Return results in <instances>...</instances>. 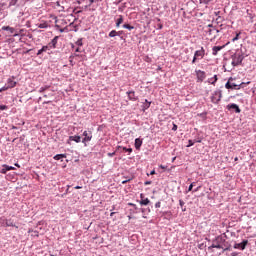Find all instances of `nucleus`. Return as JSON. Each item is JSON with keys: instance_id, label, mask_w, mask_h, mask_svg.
<instances>
[{"instance_id": "obj_5", "label": "nucleus", "mask_w": 256, "mask_h": 256, "mask_svg": "<svg viewBox=\"0 0 256 256\" xmlns=\"http://www.w3.org/2000/svg\"><path fill=\"white\" fill-rule=\"evenodd\" d=\"M195 73L197 77V83H203V81H205V78L207 77V75L205 74V71L196 70Z\"/></svg>"}, {"instance_id": "obj_60", "label": "nucleus", "mask_w": 256, "mask_h": 256, "mask_svg": "<svg viewBox=\"0 0 256 256\" xmlns=\"http://www.w3.org/2000/svg\"><path fill=\"white\" fill-rule=\"evenodd\" d=\"M151 175H155V170H153V171L151 172Z\"/></svg>"}, {"instance_id": "obj_50", "label": "nucleus", "mask_w": 256, "mask_h": 256, "mask_svg": "<svg viewBox=\"0 0 256 256\" xmlns=\"http://www.w3.org/2000/svg\"><path fill=\"white\" fill-rule=\"evenodd\" d=\"M75 53H81V48H76Z\"/></svg>"}, {"instance_id": "obj_32", "label": "nucleus", "mask_w": 256, "mask_h": 256, "mask_svg": "<svg viewBox=\"0 0 256 256\" xmlns=\"http://www.w3.org/2000/svg\"><path fill=\"white\" fill-rule=\"evenodd\" d=\"M9 109V106L7 105H0V111H7Z\"/></svg>"}, {"instance_id": "obj_40", "label": "nucleus", "mask_w": 256, "mask_h": 256, "mask_svg": "<svg viewBox=\"0 0 256 256\" xmlns=\"http://www.w3.org/2000/svg\"><path fill=\"white\" fill-rule=\"evenodd\" d=\"M237 87H239V85L235 83H231V89H238Z\"/></svg>"}, {"instance_id": "obj_55", "label": "nucleus", "mask_w": 256, "mask_h": 256, "mask_svg": "<svg viewBox=\"0 0 256 256\" xmlns=\"http://www.w3.org/2000/svg\"><path fill=\"white\" fill-rule=\"evenodd\" d=\"M108 155H109V157H113L115 155V153H109Z\"/></svg>"}, {"instance_id": "obj_33", "label": "nucleus", "mask_w": 256, "mask_h": 256, "mask_svg": "<svg viewBox=\"0 0 256 256\" xmlns=\"http://www.w3.org/2000/svg\"><path fill=\"white\" fill-rule=\"evenodd\" d=\"M47 89H49V86L41 87L39 93H44V91H47Z\"/></svg>"}, {"instance_id": "obj_31", "label": "nucleus", "mask_w": 256, "mask_h": 256, "mask_svg": "<svg viewBox=\"0 0 256 256\" xmlns=\"http://www.w3.org/2000/svg\"><path fill=\"white\" fill-rule=\"evenodd\" d=\"M239 35H241V32L236 33V36L232 39L233 43H235V41H239Z\"/></svg>"}, {"instance_id": "obj_41", "label": "nucleus", "mask_w": 256, "mask_h": 256, "mask_svg": "<svg viewBox=\"0 0 256 256\" xmlns=\"http://www.w3.org/2000/svg\"><path fill=\"white\" fill-rule=\"evenodd\" d=\"M5 219L4 218H0V226L3 227V225H5Z\"/></svg>"}, {"instance_id": "obj_17", "label": "nucleus", "mask_w": 256, "mask_h": 256, "mask_svg": "<svg viewBox=\"0 0 256 256\" xmlns=\"http://www.w3.org/2000/svg\"><path fill=\"white\" fill-rule=\"evenodd\" d=\"M5 222V225L2 224L3 227H15V224L13 223V220L11 219H6L3 220Z\"/></svg>"}, {"instance_id": "obj_1", "label": "nucleus", "mask_w": 256, "mask_h": 256, "mask_svg": "<svg viewBox=\"0 0 256 256\" xmlns=\"http://www.w3.org/2000/svg\"><path fill=\"white\" fill-rule=\"evenodd\" d=\"M243 59H245V56L243 54H234L232 55V65L233 67H238V65H241L243 63Z\"/></svg>"}, {"instance_id": "obj_63", "label": "nucleus", "mask_w": 256, "mask_h": 256, "mask_svg": "<svg viewBox=\"0 0 256 256\" xmlns=\"http://www.w3.org/2000/svg\"><path fill=\"white\" fill-rule=\"evenodd\" d=\"M238 160H239V158L236 157V158H235V161H238Z\"/></svg>"}, {"instance_id": "obj_61", "label": "nucleus", "mask_w": 256, "mask_h": 256, "mask_svg": "<svg viewBox=\"0 0 256 256\" xmlns=\"http://www.w3.org/2000/svg\"><path fill=\"white\" fill-rule=\"evenodd\" d=\"M48 103H51V101L44 102V104H48Z\"/></svg>"}, {"instance_id": "obj_14", "label": "nucleus", "mask_w": 256, "mask_h": 256, "mask_svg": "<svg viewBox=\"0 0 256 256\" xmlns=\"http://www.w3.org/2000/svg\"><path fill=\"white\" fill-rule=\"evenodd\" d=\"M47 51H51L49 45L43 46L40 50H38L37 55H42V53H47Z\"/></svg>"}, {"instance_id": "obj_54", "label": "nucleus", "mask_w": 256, "mask_h": 256, "mask_svg": "<svg viewBox=\"0 0 256 256\" xmlns=\"http://www.w3.org/2000/svg\"><path fill=\"white\" fill-rule=\"evenodd\" d=\"M73 58H75V57H79V54H77V53H75V54H73V55H71Z\"/></svg>"}, {"instance_id": "obj_2", "label": "nucleus", "mask_w": 256, "mask_h": 256, "mask_svg": "<svg viewBox=\"0 0 256 256\" xmlns=\"http://www.w3.org/2000/svg\"><path fill=\"white\" fill-rule=\"evenodd\" d=\"M203 57H205V48L201 47L200 50L195 51L192 64L197 63V61H199V59H203Z\"/></svg>"}, {"instance_id": "obj_24", "label": "nucleus", "mask_w": 256, "mask_h": 256, "mask_svg": "<svg viewBox=\"0 0 256 256\" xmlns=\"http://www.w3.org/2000/svg\"><path fill=\"white\" fill-rule=\"evenodd\" d=\"M47 27H49V24L47 22H43L38 25L39 29H47Z\"/></svg>"}, {"instance_id": "obj_8", "label": "nucleus", "mask_w": 256, "mask_h": 256, "mask_svg": "<svg viewBox=\"0 0 256 256\" xmlns=\"http://www.w3.org/2000/svg\"><path fill=\"white\" fill-rule=\"evenodd\" d=\"M208 35H213V37H217V34L219 33V30L213 27L211 24L208 25L207 30Z\"/></svg>"}, {"instance_id": "obj_11", "label": "nucleus", "mask_w": 256, "mask_h": 256, "mask_svg": "<svg viewBox=\"0 0 256 256\" xmlns=\"http://www.w3.org/2000/svg\"><path fill=\"white\" fill-rule=\"evenodd\" d=\"M59 40V36H55L50 43H48V46L50 49H55L57 47V41Z\"/></svg>"}, {"instance_id": "obj_19", "label": "nucleus", "mask_w": 256, "mask_h": 256, "mask_svg": "<svg viewBox=\"0 0 256 256\" xmlns=\"http://www.w3.org/2000/svg\"><path fill=\"white\" fill-rule=\"evenodd\" d=\"M55 161H59L61 159H67V155L66 154H57L54 156Z\"/></svg>"}, {"instance_id": "obj_44", "label": "nucleus", "mask_w": 256, "mask_h": 256, "mask_svg": "<svg viewBox=\"0 0 256 256\" xmlns=\"http://www.w3.org/2000/svg\"><path fill=\"white\" fill-rule=\"evenodd\" d=\"M155 207L156 209H159V207H161V202H156Z\"/></svg>"}, {"instance_id": "obj_39", "label": "nucleus", "mask_w": 256, "mask_h": 256, "mask_svg": "<svg viewBox=\"0 0 256 256\" xmlns=\"http://www.w3.org/2000/svg\"><path fill=\"white\" fill-rule=\"evenodd\" d=\"M17 1H18V0H11V1H10V6H15V5H17Z\"/></svg>"}, {"instance_id": "obj_22", "label": "nucleus", "mask_w": 256, "mask_h": 256, "mask_svg": "<svg viewBox=\"0 0 256 256\" xmlns=\"http://www.w3.org/2000/svg\"><path fill=\"white\" fill-rule=\"evenodd\" d=\"M143 111H146V109H149L151 107V102L148 100H145V103L143 104Z\"/></svg>"}, {"instance_id": "obj_3", "label": "nucleus", "mask_w": 256, "mask_h": 256, "mask_svg": "<svg viewBox=\"0 0 256 256\" xmlns=\"http://www.w3.org/2000/svg\"><path fill=\"white\" fill-rule=\"evenodd\" d=\"M221 97H223L221 90H216L211 96V102L217 105L221 101Z\"/></svg>"}, {"instance_id": "obj_7", "label": "nucleus", "mask_w": 256, "mask_h": 256, "mask_svg": "<svg viewBox=\"0 0 256 256\" xmlns=\"http://www.w3.org/2000/svg\"><path fill=\"white\" fill-rule=\"evenodd\" d=\"M248 244L249 240H243L241 243L234 244V249H241V251H244Z\"/></svg>"}, {"instance_id": "obj_23", "label": "nucleus", "mask_w": 256, "mask_h": 256, "mask_svg": "<svg viewBox=\"0 0 256 256\" xmlns=\"http://www.w3.org/2000/svg\"><path fill=\"white\" fill-rule=\"evenodd\" d=\"M7 171H9V169H7V164L2 165V169H0V173H2V175L7 174Z\"/></svg>"}, {"instance_id": "obj_56", "label": "nucleus", "mask_w": 256, "mask_h": 256, "mask_svg": "<svg viewBox=\"0 0 256 256\" xmlns=\"http://www.w3.org/2000/svg\"><path fill=\"white\" fill-rule=\"evenodd\" d=\"M115 215V212L110 213V217H113Z\"/></svg>"}, {"instance_id": "obj_46", "label": "nucleus", "mask_w": 256, "mask_h": 256, "mask_svg": "<svg viewBox=\"0 0 256 256\" xmlns=\"http://www.w3.org/2000/svg\"><path fill=\"white\" fill-rule=\"evenodd\" d=\"M238 253L237 252H232L231 254H228L227 256H237Z\"/></svg>"}, {"instance_id": "obj_42", "label": "nucleus", "mask_w": 256, "mask_h": 256, "mask_svg": "<svg viewBox=\"0 0 256 256\" xmlns=\"http://www.w3.org/2000/svg\"><path fill=\"white\" fill-rule=\"evenodd\" d=\"M8 171H15V167L7 165Z\"/></svg>"}, {"instance_id": "obj_28", "label": "nucleus", "mask_w": 256, "mask_h": 256, "mask_svg": "<svg viewBox=\"0 0 256 256\" xmlns=\"http://www.w3.org/2000/svg\"><path fill=\"white\" fill-rule=\"evenodd\" d=\"M119 149H123L124 151L128 152V153H133V148H126V147H119Z\"/></svg>"}, {"instance_id": "obj_49", "label": "nucleus", "mask_w": 256, "mask_h": 256, "mask_svg": "<svg viewBox=\"0 0 256 256\" xmlns=\"http://www.w3.org/2000/svg\"><path fill=\"white\" fill-rule=\"evenodd\" d=\"M172 131H177V125L176 124L173 125Z\"/></svg>"}, {"instance_id": "obj_59", "label": "nucleus", "mask_w": 256, "mask_h": 256, "mask_svg": "<svg viewBox=\"0 0 256 256\" xmlns=\"http://www.w3.org/2000/svg\"><path fill=\"white\" fill-rule=\"evenodd\" d=\"M145 185H151V182H145Z\"/></svg>"}, {"instance_id": "obj_52", "label": "nucleus", "mask_w": 256, "mask_h": 256, "mask_svg": "<svg viewBox=\"0 0 256 256\" xmlns=\"http://www.w3.org/2000/svg\"><path fill=\"white\" fill-rule=\"evenodd\" d=\"M73 56H70V64L73 65Z\"/></svg>"}, {"instance_id": "obj_29", "label": "nucleus", "mask_w": 256, "mask_h": 256, "mask_svg": "<svg viewBox=\"0 0 256 256\" xmlns=\"http://www.w3.org/2000/svg\"><path fill=\"white\" fill-rule=\"evenodd\" d=\"M210 83L211 85H215V83H217V75H214V77L210 79Z\"/></svg>"}, {"instance_id": "obj_27", "label": "nucleus", "mask_w": 256, "mask_h": 256, "mask_svg": "<svg viewBox=\"0 0 256 256\" xmlns=\"http://www.w3.org/2000/svg\"><path fill=\"white\" fill-rule=\"evenodd\" d=\"M89 0H78V4L79 5H84L85 7H87V3Z\"/></svg>"}, {"instance_id": "obj_51", "label": "nucleus", "mask_w": 256, "mask_h": 256, "mask_svg": "<svg viewBox=\"0 0 256 256\" xmlns=\"http://www.w3.org/2000/svg\"><path fill=\"white\" fill-rule=\"evenodd\" d=\"M225 251H231V248L227 247L223 249V253H225Z\"/></svg>"}, {"instance_id": "obj_4", "label": "nucleus", "mask_w": 256, "mask_h": 256, "mask_svg": "<svg viewBox=\"0 0 256 256\" xmlns=\"http://www.w3.org/2000/svg\"><path fill=\"white\" fill-rule=\"evenodd\" d=\"M223 242V238L217 237L212 245L209 247V249H223V246H221V243Z\"/></svg>"}, {"instance_id": "obj_30", "label": "nucleus", "mask_w": 256, "mask_h": 256, "mask_svg": "<svg viewBox=\"0 0 256 256\" xmlns=\"http://www.w3.org/2000/svg\"><path fill=\"white\" fill-rule=\"evenodd\" d=\"M97 0H88V3L86 4V7H91V5H93V3H97Z\"/></svg>"}, {"instance_id": "obj_37", "label": "nucleus", "mask_w": 256, "mask_h": 256, "mask_svg": "<svg viewBox=\"0 0 256 256\" xmlns=\"http://www.w3.org/2000/svg\"><path fill=\"white\" fill-rule=\"evenodd\" d=\"M200 3H204V5H207L211 3V0H200Z\"/></svg>"}, {"instance_id": "obj_48", "label": "nucleus", "mask_w": 256, "mask_h": 256, "mask_svg": "<svg viewBox=\"0 0 256 256\" xmlns=\"http://www.w3.org/2000/svg\"><path fill=\"white\" fill-rule=\"evenodd\" d=\"M129 181H131V179L123 180V181H122V184L125 185V183H129Z\"/></svg>"}, {"instance_id": "obj_10", "label": "nucleus", "mask_w": 256, "mask_h": 256, "mask_svg": "<svg viewBox=\"0 0 256 256\" xmlns=\"http://www.w3.org/2000/svg\"><path fill=\"white\" fill-rule=\"evenodd\" d=\"M8 89H13L14 87L17 86V82L13 80V78H8L7 83H6Z\"/></svg>"}, {"instance_id": "obj_12", "label": "nucleus", "mask_w": 256, "mask_h": 256, "mask_svg": "<svg viewBox=\"0 0 256 256\" xmlns=\"http://www.w3.org/2000/svg\"><path fill=\"white\" fill-rule=\"evenodd\" d=\"M227 109H234L235 113H241V109L239 108V106L237 104H229L227 106Z\"/></svg>"}, {"instance_id": "obj_35", "label": "nucleus", "mask_w": 256, "mask_h": 256, "mask_svg": "<svg viewBox=\"0 0 256 256\" xmlns=\"http://www.w3.org/2000/svg\"><path fill=\"white\" fill-rule=\"evenodd\" d=\"M193 145H195V142L193 140H189L187 147H193Z\"/></svg>"}, {"instance_id": "obj_25", "label": "nucleus", "mask_w": 256, "mask_h": 256, "mask_svg": "<svg viewBox=\"0 0 256 256\" xmlns=\"http://www.w3.org/2000/svg\"><path fill=\"white\" fill-rule=\"evenodd\" d=\"M123 29H128V31H133V29H135V27H134V26H131V25H129V24H124V25H123Z\"/></svg>"}, {"instance_id": "obj_57", "label": "nucleus", "mask_w": 256, "mask_h": 256, "mask_svg": "<svg viewBox=\"0 0 256 256\" xmlns=\"http://www.w3.org/2000/svg\"><path fill=\"white\" fill-rule=\"evenodd\" d=\"M75 189H81V186H75Z\"/></svg>"}, {"instance_id": "obj_64", "label": "nucleus", "mask_w": 256, "mask_h": 256, "mask_svg": "<svg viewBox=\"0 0 256 256\" xmlns=\"http://www.w3.org/2000/svg\"><path fill=\"white\" fill-rule=\"evenodd\" d=\"M128 219H131V215L128 216Z\"/></svg>"}, {"instance_id": "obj_6", "label": "nucleus", "mask_w": 256, "mask_h": 256, "mask_svg": "<svg viewBox=\"0 0 256 256\" xmlns=\"http://www.w3.org/2000/svg\"><path fill=\"white\" fill-rule=\"evenodd\" d=\"M83 140L82 143H89L91 139H93V133L91 131H84L83 132Z\"/></svg>"}, {"instance_id": "obj_13", "label": "nucleus", "mask_w": 256, "mask_h": 256, "mask_svg": "<svg viewBox=\"0 0 256 256\" xmlns=\"http://www.w3.org/2000/svg\"><path fill=\"white\" fill-rule=\"evenodd\" d=\"M225 46H214L212 48V55L217 56V53H219V51H221V49H224Z\"/></svg>"}, {"instance_id": "obj_36", "label": "nucleus", "mask_w": 256, "mask_h": 256, "mask_svg": "<svg viewBox=\"0 0 256 256\" xmlns=\"http://www.w3.org/2000/svg\"><path fill=\"white\" fill-rule=\"evenodd\" d=\"M7 89H9V86H7V84H6L4 87H2L0 89V93L3 92V91H7Z\"/></svg>"}, {"instance_id": "obj_62", "label": "nucleus", "mask_w": 256, "mask_h": 256, "mask_svg": "<svg viewBox=\"0 0 256 256\" xmlns=\"http://www.w3.org/2000/svg\"><path fill=\"white\" fill-rule=\"evenodd\" d=\"M15 167H19V164H18V163H16V164H15Z\"/></svg>"}, {"instance_id": "obj_21", "label": "nucleus", "mask_w": 256, "mask_h": 256, "mask_svg": "<svg viewBox=\"0 0 256 256\" xmlns=\"http://www.w3.org/2000/svg\"><path fill=\"white\" fill-rule=\"evenodd\" d=\"M122 23H123V15H119L118 19L116 20V27H121Z\"/></svg>"}, {"instance_id": "obj_58", "label": "nucleus", "mask_w": 256, "mask_h": 256, "mask_svg": "<svg viewBox=\"0 0 256 256\" xmlns=\"http://www.w3.org/2000/svg\"><path fill=\"white\" fill-rule=\"evenodd\" d=\"M160 169H165V166H163V165H160Z\"/></svg>"}, {"instance_id": "obj_34", "label": "nucleus", "mask_w": 256, "mask_h": 256, "mask_svg": "<svg viewBox=\"0 0 256 256\" xmlns=\"http://www.w3.org/2000/svg\"><path fill=\"white\" fill-rule=\"evenodd\" d=\"M76 45L78 47H83V40L82 39H79L77 42H76Z\"/></svg>"}, {"instance_id": "obj_47", "label": "nucleus", "mask_w": 256, "mask_h": 256, "mask_svg": "<svg viewBox=\"0 0 256 256\" xmlns=\"http://www.w3.org/2000/svg\"><path fill=\"white\" fill-rule=\"evenodd\" d=\"M188 191H193V183L190 184L189 188H188Z\"/></svg>"}, {"instance_id": "obj_9", "label": "nucleus", "mask_w": 256, "mask_h": 256, "mask_svg": "<svg viewBox=\"0 0 256 256\" xmlns=\"http://www.w3.org/2000/svg\"><path fill=\"white\" fill-rule=\"evenodd\" d=\"M140 205H144L147 206L149 205V203H151V201L149 200V198H145L144 194H140Z\"/></svg>"}, {"instance_id": "obj_20", "label": "nucleus", "mask_w": 256, "mask_h": 256, "mask_svg": "<svg viewBox=\"0 0 256 256\" xmlns=\"http://www.w3.org/2000/svg\"><path fill=\"white\" fill-rule=\"evenodd\" d=\"M70 141H75V143H81V136H70Z\"/></svg>"}, {"instance_id": "obj_18", "label": "nucleus", "mask_w": 256, "mask_h": 256, "mask_svg": "<svg viewBox=\"0 0 256 256\" xmlns=\"http://www.w3.org/2000/svg\"><path fill=\"white\" fill-rule=\"evenodd\" d=\"M2 30L3 31H9V33H11V34L15 33V28H13L11 26H3Z\"/></svg>"}, {"instance_id": "obj_43", "label": "nucleus", "mask_w": 256, "mask_h": 256, "mask_svg": "<svg viewBox=\"0 0 256 256\" xmlns=\"http://www.w3.org/2000/svg\"><path fill=\"white\" fill-rule=\"evenodd\" d=\"M128 205L130 206V207H134V209H137V205L136 204H134V203H128Z\"/></svg>"}, {"instance_id": "obj_38", "label": "nucleus", "mask_w": 256, "mask_h": 256, "mask_svg": "<svg viewBox=\"0 0 256 256\" xmlns=\"http://www.w3.org/2000/svg\"><path fill=\"white\" fill-rule=\"evenodd\" d=\"M225 87H226V89H231V87H233V86H231V82H227L226 84H225Z\"/></svg>"}, {"instance_id": "obj_53", "label": "nucleus", "mask_w": 256, "mask_h": 256, "mask_svg": "<svg viewBox=\"0 0 256 256\" xmlns=\"http://www.w3.org/2000/svg\"><path fill=\"white\" fill-rule=\"evenodd\" d=\"M158 29H163V24H158Z\"/></svg>"}, {"instance_id": "obj_26", "label": "nucleus", "mask_w": 256, "mask_h": 256, "mask_svg": "<svg viewBox=\"0 0 256 256\" xmlns=\"http://www.w3.org/2000/svg\"><path fill=\"white\" fill-rule=\"evenodd\" d=\"M117 35H119V32H117L116 30H112V31L109 33V37H117Z\"/></svg>"}, {"instance_id": "obj_45", "label": "nucleus", "mask_w": 256, "mask_h": 256, "mask_svg": "<svg viewBox=\"0 0 256 256\" xmlns=\"http://www.w3.org/2000/svg\"><path fill=\"white\" fill-rule=\"evenodd\" d=\"M179 205L180 207H183V205H185V202L183 200H179Z\"/></svg>"}, {"instance_id": "obj_15", "label": "nucleus", "mask_w": 256, "mask_h": 256, "mask_svg": "<svg viewBox=\"0 0 256 256\" xmlns=\"http://www.w3.org/2000/svg\"><path fill=\"white\" fill-rule=\"evenodd\" d=\"M127 95L130 101H137V96L135 95V91L127 92Z\"/></svg>"}, {"instance_id": "obj_16", "label": "nucleus", "mask_w": 256, "mask_h": 256, "mask_svg": "<svg viewBox=\"0 0 256 256\" xmlns=\"http://www.w3.org/2000/svg\"><path fill=\"white\" fill-rule=\"evenodd\" d=\"M141 145H143V140L141 138H136L135 139V148L137 150L141 149Z\"/></svg>"}]
</instances>
